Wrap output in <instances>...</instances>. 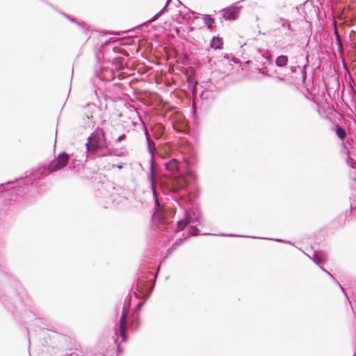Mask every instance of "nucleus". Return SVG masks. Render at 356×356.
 Masks as SVG:
<instances>
[{"label":"nucleus","instance_id":"36","mask_svg":"<svg viewBox=\"0 0 356 356\" xmlns=\"http://www.w3.org/2000/svg\"><path fill=\"white\" fill-rule=\"evenodd\" d=\"M350 162L351 163H350V165L351 166V168H354L355 166L353 165V163L356 164L355 161L353 159H350Z\"/></svg>","mask_w":356,"mask_h":356},{"label":"nucleus","instance_id":"39","mask_svg":"<svg viewBox=\"0 0 356 356\" xmlns=\"http://www.w3.org/2000/svg\"><path fill=\"white\" fill-rule=\"evenodd\" d=\"M13 184V181H7V182L6 183V185H8V184Z\"/></svg>","mask_w":356,"mask_h":356},{"label":"nucleus","instance_id":"32","mask_svg":"<svg viewBox=\"0 0 356 356\" xmlns=\"http://www.w3.org/2000/svg\"><path fill=\"white\" fill-rule=\"evenodd\" d=\"M297 68H298V67H296V66H291V67H290V72H289V73H288L287 74L289 75V74H291V73H295V72H296V71H297Z\"/></svg>","mask_w":356,"mask_h":356},{"label":"nucleus","instance_id":"5","mask_svg":"<svg viewBox=\"0 0 356 356\" xmlns=\"http://www.w3.org/2000/svg\"><path fill=\"white\" fill-rule=\"evenodd\" d=\"M7 256H6V242L4 238L0 237V273L3 277L4 280L10 284L15 288L17 296H19L22 304L28 305L26 300H24L22 296V288L20 283L11 275H9L7 270Z\"/></svg>","mask_w":356,"mask_h":356},{"label":"nucleus","instance_id":"9","mask_svg":"<svg viewBox=\"0 0 356 356\" xmlns=\"http://www.w3.org/2000/svg\"><path fill=\"white\" fill-rule=\"evenodd\" d=\"M125 323H126L125 315H124V312L123 311L122 314L120 316V325H119L118 332H119L120 337L122 338V341L124 342L127 341V336L126 332L123 327Z\"/></svg>","mask_w":356,"mask_h":356},{"label":"nucleus","instance_id":"40","mask_svg":"<svg viewBox=\"0 0 356 356\" xmlns=\"http://www.w3.org/2000/svg\"><path fill=\"white\" fill-rule=\"evenodd\" d=\"M4 188V184H0V188Z\"/></svg>","mask_w":356,"mask_h":356},{"label":"nucleus","instance_id":"41","mask_svg":"<svg viewBox=\"0 0 356 356\" xmlns=\"http://www.w3.org/2000/svg\"><path fill=\"white\" fill-rule=\"evenodd\" d=\"M96 76L99 78V79L102 80V79L99 76V74H96Z\"/></svg>","mask_w":356,"mask_h":356},{"label":"nucleus","instance_id":"28","mask_svg":"<svg viewBox=\"0 0 356 356\" xmlns=\"http://www.w3.org/2000/svg\"><path fill=\"white\" fill-rule=\"evenodd\" d=\"M275 74H277L278 76H277V79L280 81H284L285 80L286 76L288 75L287 74H281L280 72H278L277 70L275 71Z\"/></svg>","mask_w":356,"mask_h":356},{"label":"nucleus","instance_id":"30","mask_svg":"<svg viewBox=\"0 0 356 356\" xmlns=\"http://www.w3.org/2000/svg\"><path fill=\"white\" fill-rule=\"evenodd\" d=\"M126 138V134H122L121 135H120L115 140V143H120L121 140H122L124 138Z\"/></svg>","mask_w":356,"mask_h":356},{"label":"nucleus","instance_id":"10","mask_svg":"<svg viewBox=\"0 0 356 356\" xmlns=\"http://www.w3.org/2000/svg\"><path fill=\"white\" fill-rule=\"evenodd\" d=\"M179 161L177 159H172L164 163L165 169L169 172H175L179 169Z\"/></svg>","mask_w":356,"mask_h":356},{"label":"nucleus","instance_id":"26","mask_svg":"<svg viewBox=\"0 0 356 356\" xmlns=\"http://www.w3.org/2000/svg\"><path fill=\"white\" fill-rule=\"evenodd\" d=\"M122 59L123 58L121 56H115L113 58V63L117 66L122 67L123 65Z\"/></svg>","mask_w":356,"mask_h":356},{"label":"nucleus","instance_id":"12","mask_svg":"<svg viewBox=\"0 0 356 356\" xmlns=\"http://www.w3.org/2000/svg\"><path fill=\"white\" fill-rule=\"evenodd\" d=\"M200 233L199 229L195 226H191L188 230V234L184 238H179L175 243H178L179 246L181 245L184 241H186L191 236H197Z\"/></svg>","mask_w":356,"mask_h":356},{"label":"nucleus","instance_id":"16","mask_svg":"<svg viewBox=\"0 0 356 356\" xmlns=\"http://www.w3.org/2000/svg\"><path fill=\"white\" fill-rule=\"evenodd\" d=\"M289 62L288 56L286 55L278 56L275 59V65L279 67H286Z\"/></svg>","mask_w":356,"mask_h":356},{"label":"nucleus","instance_id":"43","mask_svg":"<svg viewBox=\"0 0 356 356\" xmlns=\"http://www.w3.org/2000/svg\"><path fill=\"white\" fill-rule=\"evenodd\" d=\"M204 92H203L202 93V95H201V97H202V98H204Z\"/></svg>","mask_w":356,"mask_h":356},{"label":"nucleus","instance_id":"42","mask_svg":"<svg viewBox=\"0 0 356 356\" xmlns=\"http://www.w3.org/2000/svg\"><path fill=\"white\" fill-rule=\"evenodd\" d=\"M144 24H145V23H143V24L140 26V27L145 26V25H143ZM137 29H140V26H138V28H137Z\"/></svg>","mask_w":356,"mask_h":356},{"label":"nucleus","instance_id":"23","mask_svg":"<svg viewBox=\"0 0 356 356\" xmlns=\"http://www.w3.org/2000/svg\"><path fill=\"white\" fill-rule=\"evenodd\" d=\"M321 269H322L325 273H326L331 278L332 280L337 284L339 286L340 289H341V291L343 292V293L346 295V293L343 289V287L341 286V285L340 284V283L334 278V277L330 273H329L327 270H325L322 266L321 267H319Z\"/></svg>","mask_w":356,"mask_h":356},{"label":"nucleus","instance_id":"17","mask_svg":"<svg viewBox=\"0 0 356 356\" xmlns=\"http://www.w3.org/2000/svg\"><path fill=\"white\" fill-rule=\"evenodd\" d=\"M0 300L3 302L4 305L9 309L13 312V309H15L17 307L15 305H13L11 303L8 302L7 296H4V293L0 290Z\"/></svg>","mask_w":356,"mask_h":356},{"label":"nucleus","instance_id":"29","mask_svg":"<svg viewBox=\"0 0 356 356\" xmlns=\"http://www.w3.org/2000/svg\"><path fill=\"white\" fill-rule=\"evenodd\" d=\"M259 72L265 76H270V74H268V70L266 67L259 69Z\"/></svg>","mask_w":356,"mask_h":356},{"label":"nucleus","instance_id":"4","mask_svg":"<svg viewBox=\"0 0 356 356\" xmlns=\"http://www.w3.org/2000/svg\"><path fill=\"white\" fill-rule=\"evenodd\" d=\"M156 279V275L152 272H149L147 275H144L138 277L136 283V291H135L134 293L136 298H139V296L138 295V293L145 297V299L144 301L139 302L137 304L133 312H140V309L145 305V301L149 298L154 289V283H152V282H155Z\"/></svg>","mask_w":356,"mask_h":356},{"label":"nucleus","instance_id":"14","mask_svg":"<svg viewBox=\"0 0 356 356\" xmlns=\"http://www.w3.org/2000/svg\"><path fill=\"white\" fill-rule=\"evenodd\" d=\"M140 314L138 312H133L131 315L130 327L132 330H137L140 325Z\"/></svg>","mask_w":356,"mask_h":356},{"label":"nucleus","instance_id":"46","mask_svg":"<svg viewBox=\"0 0 356 356\" xmlns=\"http://www.w3.org/2000/svg\"><path fill=\"white\" fill-rule=\"evenodd\" d=\"M118 351H120V346H118Z\"/></svg>","mask_w":356,"mask_h":356},{"label":"nucleus","instance_id":"6","mask_svg":"<svg viewBox=\"0 0 356 356\" xmlns=\"http://www.w3.org/2000/svg\"><path fill=\"white\" fill-rule=\"evenodd\" d=\"M70 155L65 151L58 154V155L48 165L47 170L49 173L60 170L67 165L69 162Z\"/></svg>","mask_w":356,"mask_h":356},{"label":"nucleus","instance_id":"8","mask_svg":"<svg viewBox=\"0 0 356 356\" xmlns=\"http://www.w3.org/2000/svg\"><path fill=\"white\" fill-rule=\"evenodd\" d=\"M241 6H236V4H233L226 8L222 9L223 17L226 20H235L238 17L239 10Z\"/></svg>","mask_w":356,"mask_h":356},{"label":"nucleus","instance_id":"1","mask_svg":"<svg viewBox=\"0 0 356 356\" xmlns=\"http://www.w3.org/2000/svg\"><path fill=\"white\" fill-rule=\"evenodd\" d=\"M144 132L147 145V149L151 155L149 172L147 179L150 183L151 189L156 204L159 201V195L156 188L159 187L164 195L170 197L185 211L184 218L177 222V227L172 229L177 232L183 230L190 223L197 222L202 225V217L198 209H190V206H193V202L197 197V194L189 190L187 183L183 177H166L156 168L154 152L156 144L151 139L148 129L143 122Z\"/></svg>","mask_w":356,"mask_h":356},{"label":"nucleus","instance_id":"27","mask_svg":"<svg viewBox=\"0 0 356 356\" xmlns=\"http://www.w3.org/2000/svg\"><path fill=\"white\" fill-rule=\"evenodd\" d=\"M60 13H61V15H62L63 17H65V18H67V19L68 20H70V22H74V23H76V24H79V26H83L80 22H77L74 18L71 17L70 15H68L65 14V13L61 12Z\"/></svg>","mask_w":356,"mask_h":356},{"label":"nucleus","instance_id":"22","mask_svg":"<svg viewBox=\"0 0 356 356\" xmlns=\"http://www.w3.org/2000/svg\"><path fill=\"white\" fill-rule=\"evenodd\" d=\"M228 236H240V237H250V238H262V239H269V240H274L279 242H286L285 241L280 238H264V237H257V236H245V235H238V234H231Z\"/></svg>","mask_w":356,"mask_h":356},{"label":"nucleus","instance_id":"21","mask_svg":"<svg viewBox=\"0 0 356 356\" xmlns=\"http://www.w3.org/2000/svg\"><path fill=\"white\" fill-rule=\"evenodd\" d=\"M203 20L208 28L211 29L215 23V19L209 15H206L203 17Z\"/></svg>","mask_w":356,"mask_h":356},{"label":"nucleus","instance_id":"13","mask_svg":"<svg viewBox=\"0 0 356 356\" xmlns=\"http://www.w3.org/2000/svg\"><path fill=\"white\" fill-rule=\"evenodd\" d=\"M152 221L153 225L160 230L166 226L165 220L161 216H159V218L157 219L156 213H154L153 214Z\"/></svg>","mask_w":356,"mask_h":356},{"label":"nucleus","instance_id":"20","mask_svg":"<svg viewBox=\"0 0 356 356\" xmlns=\"http://www.w3.org/2000/svg\"><path fill=\"white\" fill-rule=\"evenodd\" d=\"M336 134L341 140H343L346 137L345 129L339 125H337L336 127Z\"/></svg>","mask_w":356,"mask_h":356},{"label":"nucleus","instance_id":"19","mask_svg":"<svg viewBox=\"0 0 356 356\" xmlns=\"http://www.w3.org/2000/svg\"><path fill=\"white\" fill-rule=\"evenodd\" d=\"M167 8H168V6H166V4H165L164 6V7L159 13H157L156 15H154L149 21H147V22H145V24L143 25H148L149 24L156 21L159 17V16H161L162 14H163L164 13H165L167 11Z\"/></svg>","mask_w":356,"mask_h":356},{"label":"nucleus","instance_id":"3","mask_svg":"<svg viewBox=\"0 0 356 356\" xmlns=\"http://www.w3.org/2000/svg\"><path fill=\"white\" fill-rule=\"evenodd\" d=\"M86 148L92 159L121 156L118 149L111 147V141L106 139L105 131L100 127H97L88 138Z\"/></svg>","mask_w":356,"mask_h":356},{"label":"nucleus","instance_id":"48","mask_svg":"<svg viewBox=\"0 0 356 356\" xmlns=\"http://www.w3.org/2000/svg\"><path fill=\"white\" fill-rule=\"evenodd\" d=\"M355 354H356V353H355V354H354V355H353V356H355Z\"/></svg>","mask_w":356,"mask_h":356},{"label":"nucleus","instance_id":"44","mask_svg":"<svg viewBox=\"0 0 356 356\" xmlns=\"http://www.w3.org/2000/svg\"><path fill=\"white\" fill-rule=\"evenodd\" d=\"M203 235H211V234H210V233H205V234H203Z\"/></svg>","mask_w":356,"mask_h":356},{"label":"nucleus","instance_id":"15","mask_svg":"<svg viewBox=\"0 0 356 356\" xmlns=\"http://www.w3.org/2000/svg\"><path fill=\"white\" fill-rule=\"evenodd\" d=\"M223 41L222 38L219 37H213L211 41V47L214 49H222Z\"/></svg>","mask_w":356,"mask_h":356},{"label":"nucleus","instance_id":"45","mask_svg":"<svg viewBox=\"0 0 356 356\" xmlns=\"http://www.w3.org/2000/svg\"><path fill=\"white\" fill-rule=\"evenodd\" d=\"M220 236H226V234H220Z\"/></svg>","mask_w":356,"mask_h":356},{"label":"nucleus","instance_id":"38","mask_svg":"<svg viewBox=\"0 0 356 356\" xmlns=\"http://www.w3.org/2000/svg\"><path fill=\"white\" fill-rule=\"evenodd\" d=\"M285 35L286 36H291V34L290 33H285Z\"/></svg>","mask_w":356,"mask_h":356},{"label":"nucleus","instance_id":"25","mask_svg":"<svg viewBox=\"0 0 356 356\" xmlns=\"http://www.w3.org/2000/svg\"><path fill=\"white\" fill-rule=\"evenodd\" d=\"M334 35H335V38H336V41H337V44L338 45V47H339V51H341L342 50V43H341V39H340V36L337 31V29L334 30Z\"/></svg>","mask_w":356,"mask_h":356},{"label":"nucleus","instance_id":"47","mask_svg":"<svg viewBox=\"0 0 356 356\" xmlns=\"http://www.w3.org/2000/svg\"><path fill=\"white\" fill-rule=\"evenodd\" d=\"M195 88V86H193V92H194V89Z\"/></svg>","mask_w":356,"mask_h":356},{"label":"nucleus","instance_id":"7","mask_svg":"<svg viewBox=\"0 0 356 356\" xmlns=\"http://www.w3.org/2000/svg\"><path fill=\"white\" fill-rule=\"evenodd\" d=\"M26 186H17L10 189L0 191V196L6 201H17L26 192Z\"/></svg>","mask_w":356,"mask_h":356},{"label":"nucleus","instance_id":"34","mask_svg":"<svg viewBox=\"0 0 356 356\" xmlns=\"http://www.w3.org/2000/svg\"><path fill=\"white\" fill-rule=\"evenodd\" d=\"M266 59L269 62V63H272L273 61V58H272V56L268 54L266 56Z\"/></svg>","mask_w":356,"mask_h":356},{"label":"nucleus","instance_id":"2","mask_svg":"<svg viewBox=\"0 0 356 356\" xmlns=\"http://www.w3.org/2000/svg\"><path fill=\"white\" fill-rule=\"evenodd\" d=\"M144 132L147 145V149L151 155L149 172L147 179L150 183L151 189L156 204L159 201V195L156 188L159 187L164 195L170 197L185 211L184 218L177 222V227L172 229L177 232L183 230L190 223L197 222L202 225V217L198 209H190V206H193V202L197 197V194L189 190L187 183L183 177H166L156 168L154 152L156 144L151 139L148 129L143 122Z\"/></svg>","mask_w":356,"mask_h":356},{"label":"nucleus","instance_id":"33","mask_svg":"<svg viewBox=\"0 0 356 356\" xmlns=\"http://www.w3.org/2000/svg\"><path fill=\"white\" fill-rule=\"evenodd\" d=\"M173 251L174 250H172V248H168L166 254L164 257V259L168 257Z\"/></svg>","mask_w":356,"mask_h":356},{"label":"nucleus","instance_id":"37","mask_svg":"<svg viewBox=\"0 0 356 356\" xmlns=\"http://www.w3.org/2000/svg\"><path fill=\"white\" fill-rule=\"evenodd\" d=\"M172 0H167L166 1V6H168V5L171 3Z\"/></svg>","mask_w":356,"mask_h":356},{"label":"nucleus","instance_id":"35","mask_svg":"<svg viewBox=\"0 0 356 356\" xmlns=\"http://www.w3.org/2000/svg\"><path fill=\"white\" fill-rule=\"evenodd\" d=\"M178 246H179V244H178V243H174L172 244V247H171V248H172V250H176V249L178 248Z\"/></svg>","mask_w":356,"mask_h":356},{"label":"nucleus","instance_id":"24","mask_svg":"<svg viewBox=\"0 0 356 356\" xmlns=\"http://www.w3.org/2000/svg\"><path fill=\"white\" fill-rule=\"evenodd\" d=\"M308 63H309V55L307 54V56H306V63L304 65V66L302 67V68L301 70V74H302V79L303 80H305L306 78H307L306 68L308 66Z\"/></svg>","mask_w":356,"mask_h":356},{"label":"nucleus","instance_id":"31","mask_svg":"<svg viewBox=\"0 0 356 356\" xmlns=\"http://www.w3.org/2000/svg\"><path fill=\"white\" fill-rule=\"evenodd\" d=\"M159 130L161 131V133H160L159 134H155V136H154V137H155L156 139H159V138L161 136V135H162V134H163V129H164V128H163L162 126H159Z\"/></svg>","mask_w":356,"mask_h":356},{"label":"nucleus","instance_id":"11","mask_svg":"<svg viewBox=\"0 0 356 356\" xmlns=\"http://www.w3.org/2000/svg\"><path fill=\"white\" fill-rule=\"evenodd\" d=\"M309 257L318 266L321 267V263H322L325 258V254L321 251H314L312 257Z\"/></svg>","mask_w":356,"mask_h":356},{"label":"nucleus","instance_id":"18","mask_svg":"<svg viewBox=\"0 0 356 356\" xmlns=\"http://www.w3.org/2000/svg\"><path fill=\"white\" fill-rule=\"evenodd\" d=\"M276 22L278 24H280L282 25V26L284 28H286L287 29V31H292L291 25L290 22H289V20H287L284 18H282V17H279L276 20Z\"/></svg>","mask_w":356,"mask_h":356}]
</instances>
